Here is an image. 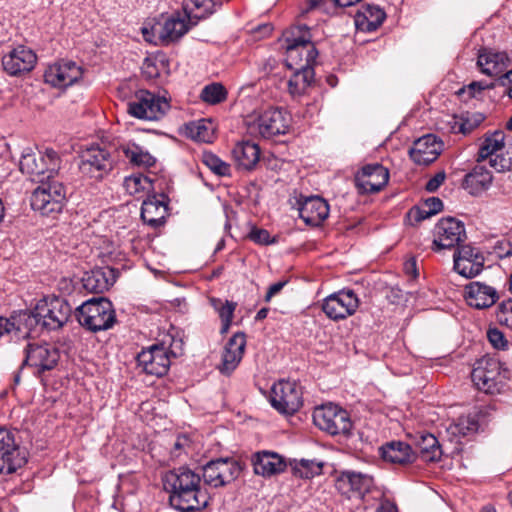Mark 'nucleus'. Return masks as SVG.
Segmentation results:
<instances>
[{
    "label": "nucleus",
    "mask_w": 512,
    "mask_h": 512,
    "mask_svg": "<svg viewBox=\"0 0 512 512\" xmlns=\"http://www.w3.org/2000/svg\"><path fill=\"white\" fill-rule=\"evenodd\" d=\"M161 480L173 509L180 512H196L204 510L209 505L210 495L201 485L200 474L188 466L165 472Z\"/></svg>",
    "instance_id": "nucleus-1"
},
{
    "label": "nucleus",
    "mask_w": 512,
    "mask_h": 512,
    "mask_svg": "<svg viewBox=\"0 0 512 512\" xmlns=\"http://www.w3.org/2000/svg\"><path fill=\"white\" fill-rule=\"evenodd\" d=\"M286 59L289 69L316 64L318 50L311 40L310 29L306 25L292 27L285 33Z\"/></svg>",
    "instance_id": "nucleus-2"
},
{
    "label": "nucleus",
    "mask_w": 512,
    "mask_h": 512,
    "mask_svg": "<svg viewBox=\"0 0 512 512\" xmlns=\"http://www.w3.org/2000/svg\"><path fill=\"white\" fill-rule=\"evenodd\" d=\"M75 317L83 328L93 333L109 330L117 322L113 303L106 297L85 301L75 309Z\"/></svg>",
    "instance_id": "nucleus-3"
},
{
    "label": "nucleus",
    "mask_w": 512,
    "mask_h": 512,
    "mask_svg": "<svg viewBox=\"0 0 512 512\" xmlns=\"http://www.w3.org/2000/svg\"><path fill=\"white\" fill-rule=\"evenodd\" d=\"M509 374V370L498 359L484 356L474 364L471 380L479 391L494 395L504 390Z\"/></svg>",
    "instance_id": "nucleus-4"
},
{
    "label": "nucleus",
    "mask_w": 512,
    "mask_h": 512,
    "mask_svg": "<svg viewBox=\"0 0 512 512\" xmlns=\"http://www.w3.org/2000/svg\"><path fill=\"white\" fill-rule=\"evenodd\" d=\"M39 185L32 192L30 203L34 211L43 216H50L62 212L67 202V190L56 176L41 178Z\"/></svg>",
    "instance_id": "nucleus-5"
},
{
    "label": "nucleus",
    "mask_w": 512,
    "mask_h": 512,
    "mask_svg": "<svg viewBox=\"0 0 512 512\" xmlns=\"http://www.w3.org/2000/svg\"><path fill=\"white\" fill-rule=\"evenodd\" d=\"M182 340H175L169 335V340H162L137 354V365L149 375L162 377L167 374L171 365V356L176 357L174 348H181Z\"/></svg>",
    "instance_id": "nucleus-6"
},
{
    "label": "nucleus",
    "mask_w": 512,
    "mask_h": 512,
    "mask_svg": "<svg viewBox=\"0 0 512 512\" xmlns=\"http://www.w3.org/2000/svg\"><path fill=\"white\" fill-rule=\"evenodd\" d=\"M313 423L329 435L349 436L353 423L347 410L328 403L316 407L313 411Z\"/></svg>",
    "instance_id": "nucleus-7"
},
{
    "label": "nucleus",
    "mask_w": 512,
    "mask_h": 512,
    "mask_svg": "<svg viewBox=\"0 0 512 512\" xmlns=\"http://www.w3.org/2000/svg\"><path fill=\"white\" fill-rule=\"evenodd\" d=\"M79 158L80 172L97 181L107 176L115 164L111 149L100 144H93L82 150Z\"/></svg>",
    "instance_id": "nucleus-8"
},
{
    "label": "nucleus",
    "mask_w": 512,
    "mask_h": 512,
    "mask_svg": "<svg viewBox=\"0 0 512 512\" xmlns=\"http://www.w3.org/2000/svg\"><path fill=\"white\" fill-rule=\"evenodd\" d=\"M61 166L59 154L51 149H45L43 154L36 155L33 152L24 153L20 159L19 168L23 174L30 176L31 180L51 178L58 175Z\"/></svg>",
    "instance_id": "nucleus-9"
},
{
    "label": "nucleus",
    "mask_w": 512,
    "mask_h": 512,
    "mask_svg": "<svg viewBox=\"0 0 512 512\" xmlns=\"http://www.w3.org/2000/svg\"><path fill=\"white\" fill-rule=\"evenodd\" d=\"M170 109L166 98L148 90H138L127 103V112L140 120L154 121L161 119Z\"/></svg>",
    "instance_id": "nucleus-10"
},
{
    "label": "nucleus",
    "mask_w": 512,
    "mask_h": 512,
    "mask_svg": "<svg viewBox=\"0 0 512 512\" xmlns=\"http://www.w3.org/2000/svg\"><path fill=\"white\" fill-rule=\"evenodd\" d=\"M243 466L233 457L212 459L202 466L201 478L204 484L219 488L234 482L241 474Z\"/></svg>",
    "instance_id": "nucleus-11"
},
{
    "label": "nucleus",
    "mask_w": 512,
    "mask_h": 512,
    "mask_svg": "<svg viewBox=\"0 0 512 512\" xmlns=\"http://www.w3.org/2000/svg\"><path fill=\"white\" fill-rule=\"evenodd\" d=\"M37 315L42 319V328L54 331L62 328L72 315L69 302L60 296H45L36 304Z\"/></svg>",
    "instance_id": "nucleus-12"
},
{
    "label": "nucleus",
    "mask_w": 512,
    "mask_h": 512,
    "mask_svg": "<svg viewBox=\"0 0 512 512\" xmlns=\"http://www.w3.org/2000/svg\"><path fill=\"white\" fill-rule=\"evenodd\" d=\"M271 406L283 415H293L303 405V393L296 382L280 380L270 392Z\"/></svg>",
    "instance_id": "nucleus-13"
},
{
    "label": "nucleus",
    "mask_w": 512,
    "mask_h": 512,
    "mask_svg": "<svg viewBox=\"0 0 512 512\" xmlns=\"http://www.w3.org/2000/svg\"><path fill=\"white\" fill-rule=\"evenodd\" d=\"M431 249L439 252L459 246L466 239L465 225L455 217L441 218L434 227Z\"/></svg>",
    "instance_id": "nucleus-14"
},
{
    "label": "nucleus",
    "mask_w": 512,
    "mask_h": 512,
    "mask_svg": "<svg viewBox=\"0 0 512 512\" xmlns=\"http://www.w3.org/2000/svg\"><path fill=\"white\" fill-rule=\"evenodd\" d=\"M359 304L360 301L352 289H342L324 298L321 309L330 320L339 321L353 315Z\"/></svg>",
    "instance_id": "nucleus-15"
},
{
    "label": "nucleus",
    "mask_w": 512,
    "mask_h": 512,
    "mask_svg": "<svg viewBox=\"0 0 512 512\" xmlns=\"http://www.w3.org/2000/svg\"><path fill=\"white\" fill-rule=\"evenodd\" d=\"M26 463V455L16 444L14 434L0 428V474H12Z\"/></svg>",
    "instance_id": "nucleus-16"
},
{
    "label": "nucleus",
    "mask_w": 512,
    "mask_h": 512,
    "mask_svg": "<svg viewBox=\"0 0 512 512\" xmlns=\"http://www.w3.org/2000/svg\"><path fill=\"white\" fill-rule=\"evenodd\" d=\"M389 176V170L382 164H366L355 174V186L360 194L377 193L387 185Z\"/></svg>",
    "instance_id": "nucleus-17"
},
{
    "label": "nucleus",
    "mask_w": 512,
    "mask_h": 512,
    "mask_svg": "<svg viewBox=\"0 0 512 512\" xmlns=\"http://www.w3.org/2000/svg\"><path fill=\"white\" fill-rule=\"evenodd\" d=\"M290 123L291 117L289 113L279 107L266 109L258 116L256 121L258 131L265 139H271L287 133Z\"/></svg>",
    "instance_id": "nucleus-18"
},
{
    "label": "nucleus",
    "mask_w": 512,
    "mask_h": 512,
    "mask_svg": "<svg viewBox=\"0 0 512 512\" xmlns=\"http://www.w3.org/2000/svg\"><path fill=\"white\" fill-rule=\"evenodd\" d=\"M83 70L75 62L62 60L50 65L45 73L44 80L56 88H66L82 78Z\"/></svg>",
    "instance_id": "nucleus-19"
},
{
    "label": "nucleus",
    "mask_w": 512,
    "mask_h": 512,
    "mask_svg": "<svg viewBox=\"0 0 512 512\" xmlns=\"http://www.w3.org/2000/svg\"><path fill=\"white\" fill-rule=\"evenodd\" d=\"M25 359L22 365H29L38 369L39 372L52 370L59 361L57 348L45 343H29L25 350Z\"/></svg>",
    "instance_id": "nucleus-20"
},
{
    "label": "nucleus",
    "mask_w": 512,
    "mask_h": 512,
    "mask_svg": "<svg viewBox=\"0 0 512 512\" xmlns=\"http://www.w3.org/2000/svg\"><path fill=\"white\" fill-rule=\"evenodd\" d=\"M453 259L455 271L466 278L477 276L484 266L483 255L469 244L457 246Z\"/></svg>",
    "instance_id": "nucleus-21"
},
{
    "label": "nucleus",
    "mask_w": 512,
    "mask_h": 512,
    "mask_svg": "<svg viewBox=\"0 0 512 512\" xmlns=\"http://www.w3.org/2000/svg\"><path fill=\"white\" fill-rule=\"evenodd\" d=\"M169 197L165 193L147 196L141 205V219L152 228L163 226L168 215Z\"/></svg>",
    "instance_id": "nucleus-22"
},
{
    "label": "nucleus",
    "mask_w": 512,
    "mask_h": 512,
    "mask_svg": "<svg viewBox=\"0 0 512 512\" xmlns=\"http://www.w3.org/2000/svg\"><path fill=\"white\" fill-rule=\"evenodd\" d=\"M37 55L30 48L20 45L2 58L3 69L11 76H20L33 70Z\"/></svg>",
    "instance_id": "nucleus-23"
},
{
    "label": "nucleus",
    "mask_w": 512,
    "mask_h": 512,
    "mask_svg": "<svg viewBox=\"0 0 512 512\" xmlns=\"http://www.w3.org/2000/svg\"><path fill=\"white\" fill-rule=\"evenodd\" d=\"M197 21H192L189 14L176 12L160 25L158 36L162 45H170L182 38Z\"/></svg>",
    "instance_id": "nucleus-24"
},
{
    "label": "nucleus",
    "mask_w": 512,
    "mask_h": 512,
    "mask_svg": "<svg viewBox=\"0 0 512 512\" xmlns=\"http://www.w3.org/2000/svg\"><path fill=\"white\" fill-rule=\"evenodd\" d=\"M443 142L434 134L424 135L414 141L409 150L411 160L418 165H430L440 155Z\"/></svg>",
    "instance_id": "nucleus-25"
},
{
    "label": "nucleus",
    "mask_w": 512,
    "mask_h": 512,
    "mask_svg": "<svg viewBox=\"0 0 512 512\" xmlns=\"http://www.w3.org/2000/svg\"><path fill=\"white\" fill-rule=\"evenodd\" d=\"M464 298L470 307L481 310L496 304L500 299V294L493 286L473 281L465 286Z\"/></svg>",
    "instance_id": "nucleus-26"
},
{
    "label": "nucleus",
    "mask_w": 512,
    "mask_h": 512,
    "mask_svg": "<svg viewBox=\"0 0 512 512\" xmlns=\"http://www.w3.org/2000/svg\"><path fill=\"white\" fill-rule=\"evenodd\" d=\"M335 486L342 494L355 492L364 496L371 492L374 486V478L369 474L344 470L337 476Z\"/></svg>",
    "instance_id": "nucleus-27"
},
{
    "label": "nucleus",
    "mask_w": 512,
    "mask_h": 512,
    "mask_svg": "<svg viewBox=\"0 0 512 512\" xmlns=\"http://www.w3.org/2000/svg\"><path fill=\"white\" fill-rule=\"evenodd\" d=\"M299 216L306 225L320 226L329 216L328 202L321 196H309L299 200Z\"/></svg>",
    "instance_id": "nucleus-28"
},
{
    "label": "nucleus",
    "mask_w": 512,
    "mask_h": 512,
    "mask_svg": "<svg viewBox=\"0 0 512 512\" xmlns=\"http://www.w3.org/2000/svg\"><path fill=\"white\" fill-rule=\"evenodd\" d=\"M246 347V335L244 332L235 333L225 344L222 353L219 371L224 375H230L241 362Z\"/></svg>",
    "instance_id": "nucleus-29"
},
{
    "label": "nucleus",
    "mask_w": 512,
    "mask_h": 512,
    "mask_svg": "<svg viewBox=\"0 0 512 512\" xmlns=\"http://www.w3.org/2000/svg\"><path fill=\"white\" fill-rule=\"evenodd\" d=\"M252 464L254 473L266 478L283 473L287 468V463L283 456L267 450L253 454Z\"/></svg>",
    "instance_id": "nucleus-30"
},
{
    "label": "nucleus",
    "mask_w": 512,
    "mask_h": 512,
    "mask_svg": "<svg viewBox=\"0 0 512 512\" xmlns=\"http://www.w3.org/2000/svg\"><path fill=\"white\" fill-rule=\"evenodd\" d=\"M510 59L505 52H496L491 49L479 51L477 65L480 71L490 77H499L508 68Z\"/></svg>",
    "instance_id": "nucleus-31"
},
{
    "label": "nucleus",
    "mask_w": 512,
    "mask_h": 512,
    "mask_svg": "<svg viewBox=\"0 0 512 512\" xmlns=\"http://www.w3.org/2000/svg\"><path fill=\"white\" fill-rule=\"evenodd\" d=\"M115 282L114 269L96 268L87 271L81 278L82 287L89 293L100 294L108 290Z\"/></svg>",
    "instance_id": "nucleus-32"
},
{
    "label": "nucleus",
    "mask_w": 512,
    "mask_h": 512,
    "mask_svg": "<svg viewBox=\"0 0 512 512\" xmlns=\"http://www.w3.org/2000/svg\"><path fill=\"white\" fill-rule=\"evenodd\" d=\"M386 19V13L377 5L364 4L354 16L355 26L363 32L376 31Z\"/></svg>",
    "instance_id": "nucleus-33"
},
{
    "label": "nucleus",
    "mask_w": 512,
    "mask_h": 512,
    "mask_svg": "<svg viewBox=\"0 0 512 512\" xmlns=\"http://www.w3.org/2000/svg\"><path fill=\"white\" fill-rule=\"evenodd\" d=\"M261 150L258 144L246 140L238 142L233 150L232 156L238 169L251 171L260 160Z\"/></svg>",
    "instance_id": "nucleus-34"
},
{
    "label": "nucleus",
    "mask_w": 512,
    "mask_h": 512,
    "mask_svg": "<svg viewBox=\"0 0 512 512\" xmlns=\"http://www.w3.org/2000/svg\"><path fill=\"white\" fill-rule=\"evenodd\" d=\"M493 181L491 172L484 166L476 165L462 181V187L470 195L478 196L488 190Z\"/></svg>",
    "instance_id": "nucleus-35"
},
{
    "label": "nucleus",
    "mask_w": 512,
    "mask_h": 512,
    "mask_svg": "<svg viewBox=\"0 0 512 512\" xmlns=\"http://www.w3.org/2000/svg\"><path fill=\"white\" fill-rule=\"evenodd\" d=\"M415 446L418 451L416 457L420 458L423 462L431 463L441 460L442 448L438 439L433 434L420 432L416 436Z\"/></svg>",
    "instance_id": "nucleus-36"
},
{
    "label": "nucleus",
    "mask_w": 512,
    "mask_h": 512,
    "mask_svg": "<svg viewBox=\"0 0 512 512\" xmlns=\"http://www.w3.org/2000/svg\"><path fill=\"white\" fill-rule=\"evenodd\" d=\"M381 450L383 459L394 464L405 465L416 459V453L413 452L411 446L402 441L387 443Z\"/></svg>",
    "instance_id": "nucleus-37"
},
{
    "label": "nucleus",
    "mask_w": 512,
    "mask_h": 512,
    "mask_svg": "<svg viewBox=\"0 0 512 512\" xmlns=\"http://www.w3.org/2000/svg\"><path fill=\"white\" fill-rule=\"evenodd\" d=\"M293 70L294 73L288 81V91L293 96H300L305 93L314 80V67L301 66Z\"/></svg>",
    "instance_id": "nucleus-38"
},
{
    "label": "nucleus",
    "mask_w": 512,
    "mask_h": 512,
    "mask_svg": "<svg viewBox=\"0 0 512 512\" xmlns=\"http://www.w3.org/2000/svg\"><path fill=\"white\" fill-rule=\"evenodd\" d=\"M37 314L36 306L33 310L20 311L18 315L12 317L11 323L24 337H30L38 326L42 327V319Z\"/></svg>",
    "instance_id": "nucleus-39"
},
{
    "label": "nucleus",
    "mask_w": 512,
    "mask_h": 512,
    "mask_svg": "<svg viewBox=\"0 0 512 512\" xmlns=\"http://www.w3.org/2000/svg\"><path fill=\"white\" fill-rule=\"evenodd\" d=\"M209 301L210 305L218 313V316L221 320L220 333L224 335L229 331L232 325V320L234 317V312L237 307V303L230 300H222L216 297L210 298Z\"/></svg>",
    "instance_id": "nucleus-40"
},
{
    "label": "nucleus",
    "mask_w": 512,
    "mask_h": 512,
    "mask_svg": "<svg viewBox=\"0 0 512 512\" xmlns=\"http://www.w3.org/2000/svg\"><path fill=\"white\" fill-rule=\"evenodd\" d=\"M504 140L505 134L501 130H496L493 133L487 135L479 147L477 162L491 158L496 153L501 151L504 147Z\"/></svg>",
    "instance_id": "nucleus-41"
},
{
    "label": "nucleus",
    "mask_w": 512,
    "mask_h": 512,
    "mask_svg": "<svg viewBox=\"0 0 512 512\" xmlns=\"http://www.w3.org/2000/svg\"><path fill=\"white\" fill-rule=\"evenodd\" d=\"M290 466L295 477L312 479L322 474L324 463L316 459H294L290 462Z\"/></svg>",
    "instance_id": "nucleus-42"
},
{
    "label": "nucleus",
    "mask_w": 512,
    "mask_h": 512,
    "mask_svg": "<svg viewBox=\"0 0 512 512\" xmlns=\"http://www.w3.org/2000/svg\"><path fill=\"white\" fill-rule=\"evenodd\" d=\"M124 156L133 166L150 168L155 165L156 159L140 145L132 143L123 147Z\"/></svg>",
    "instance_id": "nucleus-43"
},
{
    "label": "nucleus",
    "mask_w": 512,
    "mask_h": 512,
    "mask_svg": "<svg viewBox=\"0 0 512 512\" xmlns=\"http://www.w3.org/2000/svg\"><path fill=\"white\" fill-rule=\"evenodd\" d=\"M167 68L168 59L166 56L163 54L155 55L145 58L141 67V73L146 80L150 81L157 79Z\"/></svg>",
    "instance_id": "nucleus-44"
},
{
    "label": "nucleus",
    "mask_w": 512,
    "mask_h": 512,
    "mask_svg": "<svg viewBox=\"0 0 512 512\" xmlns=\"http://www.w3.org/2000/svg\"><path fill=\"white\" fill-rule=\"evenodd\" d=\"M187 135L198 142L210 143L214 133L210 120L200 119L186 125Z\"/></svg>",
    "instance_id": "nucleus-45"
},
{
    "label": "nucleus",
    "mask_w": 512,
    "mask_h": 512,
    "mask_svg": "<svg viewBox=\"0 0 512 512\" xmlns=\"http://www.w3.org/2000/svg\"><path fill=\"white\" fill-rule=\"evenodd\" d=\"M215 4L212 0H185L184 13L189 14L195 21H199L211 15L214 12Z\"/></svg>",
    "instance_id": "nucleus-46"
},
{
    "label": "nucleus",
    "mask_w": 512,
    "mask_h": 512,
    "mask_svg": "<svg viewBox=\"0 0 512 512\" xmlns=\"http://www.w3.org/2000/svg\"><path fill=\"white\" fill-rule=\"evenodd\" d=\"M479 429V421L476 415L460 416L457 421L451 424L448 431L458 437H465L477 432Z\"/></svg>",
    "instance_id": "nucleus-47"
},
{
    "label": "nucleus",
    "mask_w": 512,
    "mask_h": 512,
    "mask_svg": "<svg viewBox=\"0 0 512 512\" xmlns=\"http://www.w3.org/2000/svg\"><path fill=\"white\" fill-rule=\"evenodd\" d=\"M228 91L220 82L205 85L200 93V99L210 105H216L227 99Z\"/></svg>",
    "instance_id": "nucleus-48"
},
{
    "label": "nucleus",
    "mask_w": 512,
    "mask_h": 512,
    "mask_svg": "<svg viewBox=\"0 0 512 512\" xmlns=\"http://www.w3.org/2000/svg\"><path fill=\"white\" fill-rule=\"evenodd\" d=\"M201 161L217 176L230 175V165L212 152L204 151L202 153Z\"/></svg>",
    "instance_id": "nucleus-49"
},
{
    "label": "nucleus",
    "mask_w": 512,
    "mask_h": 512,
    "mask_svg": "<svg viewBox=\"0 0 512 512\" xmlns=\"http://www.w3.org/2000/svg\"><path fill=\"white\" fill-rule=\"evenodd\" d=\"M495 318L500 326L512 329V297L503 299L498 303Z\"/></svg>",
    "instance_id": "nucleus-50"
},
{
    "label": "nucleus",
    "mask_w": 512,
    "mask_h": 512,
    "mask_svg": "<svg viewBox=\"0 0 512 512\" xmlns=\"http://www.w3.org/2000/svg\"><path fill=\"white\" fill-rule=\"evenodd\" d=\"M247 238L258 245H271L278 242L276 236H271L268 230L253 226L249 231Z\"/></svg>",
    "instance_id": "nucleus-51"
},
{
    "label": "nucleus",
    "mask_w": 512,
    "mask_h": 512,
    "mask_svg": "<svg viewBox=\"0 0 512 512\" xmlns=\"http://www.w3.org/2000/svg\"><path fill=\"white\" fill-rule=\"evenodd\" d=\"M125 187L130 194H136L141 190L146 189L144 184L152 185V182L149 177L143 174H134L125 178Z\"/></svg>",
    "instance_id": "nucleus-52"
},
{
    "label": "nucleus",
    "mask_w": 512,
    "mask_h": 512,
    "mask_svg": "<svg viewBox=\"0 0 512 512\" xmlns=\"http://www.w3.org/2000/svg\"><path fill=\"white\" fill-rule=\"evenodd\" d=\"M487 337L491 345L498 350H507L509 348V342L505 338V335L498 328H490L487 331Z\"/></svg>",
    "instance_id": "nucleus-53"
},
{
    "label": "nucleus",
    "mask_w": 512,
    "mask_h": 512,
    "mask_svg": "<svg viewBox=\"0 0 512 512\" xmlns=\"http://www.w3.org/2000/svg\"><path fill=\"white\" fill-rule=\"evenodd\" d=\"M490 159V166L498 172L509 171L512 169V156H506L503 153H496Z\"/></svg>",
    "instance_id": "nucleus-54"
},
{
    "label": "nucleus",
    "mask_w": 512,
    "mask_h": 512,
    "mask_svg": "<svg viewBox=\"0 0 512 512\" xmlns=\"http://www.w3.org/2000/svg\"><path fill=\"white\" fill-rule=\"evenodd\" d=\"M497 87L504 88L503 94L512 99V69L506 70L502 75L496 78Z\"/></svg>",
    "instance_id": "nucleus-55"
},
{
    "label": "nucleus",
    "mask_w": 512,
    "mask_h": 512,
    "mask_svg": "<svg viewBox=\"0 0 512 512\" xmlns=\"http://www.w3.org/2000/svg\"><path fill=\"white\" fill-rule=\"evenodd\" d=\"M494 252L499 258H507L512 255V242L502 239L496 242Z\"/></svg>",
    "instance_id": "nucleus-56"
},
{
    "label": "nucleus",
    "mask_w": 512,
    "mask_h": 512,
    "mask_svg": "<svg viewBox=\"0 0 512 512\" xmlns=\"http://www.w3.org/2000/svg\"><path fill=\"white\" fill-rule=\"evenodd\" d=\"M496 87V79L489 83L486 81H473L468 85V89L472 97H475L476 93H480L484 90L494 89Z\"/></svg>",
    "instance_id": "nucleus-57"
},
{
    "label": "nucleus",
    "mask_w": 512,
    "mask_h": 512,
    "mask_svg": "<svg viewBox=\"0 0 512 512\" xmlns=\"http://www.w3.org/2000/svg\"><path fill=\"white\" fill-rule=\"evenodd\" d=\"M445 178H446V174H445L444 171H440V172L436 173L433 177H431L427 181V183L425 185V190L430 192V193H433V192L437 191L438 188L445 181Z\"/></svg>",
    "instance_id": "nucleus-58"
},
{
    "label": "nucleus",
    "mask_w": 512,
    "mask_h": 512,
    "mask_svg": "<svg viewBox=\"0 0 512 512\" xmlns=\"http://www.w3.org/2000/svg\"><path fill=\"white\" fill-rule=\"evenodd\" d=\"M308 8L319 9L323 12H330V10L337 8L336 4H334V0H308Z\"/></svg>",
    "instance_id": "nucleus-59"
},
{
    "label": "nucleus",
    "mask_w": 512,
    "mask_h": 512,
    "mask_svg": "<svg viewBox=\"0 0 512 512\" xmlns=\"http://www.w3.org/2000/svg\"><path fill=\"white\" fill-rule=\"evenodd\" d=\"M408 215L410 217H412L414 219V221L417 222V223L421 222L423 220H426V219L430 218L431 216H433L431 214V212L429 210H427V208L424 205H422L420 207L419 206L413 207L409 211Z\"/></svg>",
    "instance_id": "nucleus-60"
},
{
    "label": "nucleus",
    "mask_w": 512,
    "mask_h": 512,
    "mask_svg": "<svg viewBox=\"0 0 512 512\" xmlns=\"http://www.w3.org/2000/svg\"><path fill=\"white\" fill-rule=\"evenodd\" d=\"M423 205L431 212L432 215L439 213L443 209V202L438 197H430L426 199Z\"/></svg>",
    "instance_id": "nucleus-61"
},
{
    "label": "nucleus",
    "mask_w": 512,
    "mask_h": 512,
    "mask_svg": "<svg viewBox=\"0 0 512 512\" xmlns=\"http://www.w3.org/2000/svg\"><path fill=\"white\" fill-rule=\"evenodd\" d=\"M287 282V280H284L271 284L267 290L264 300L266 302H269L274 295L279 293L284 288Z\"/></svg>",
    "instance_id": "nucleus-62"
},
{
    "label": "nucleus",
    "mask_w": 512,
    "mask_h": 512,
    "mask_svg": "<svg viewBox=\"0 0 512 512\" xmlns=\"http://www.w3.org/2000/svg\"><path fill=\"white\" fill-rule=\"evenodd\" d=\"M272 31H273V26L270 23L258 25L257 27H255L253 29V32L255 34H258L259 37H261V38L271 35Z\"/></svg>",
    "instance_id": "nucleus-63"
},
{
    "label": "nucleus",
    "mask_w": 512,
    "mask_h": 512,
    "mask_svg": "<svg viewBox=\"0 0 512 512\" xmlns=\"http://www.w3.org/2000/svg\"><path fill=\"white\" fill-rule=\"evenodd\" d=\"M376 512H397V506L392 501L384 499L377 507Z\"/></svg>",
    "instance_id": "nucleus-64"
}]
</instances>
